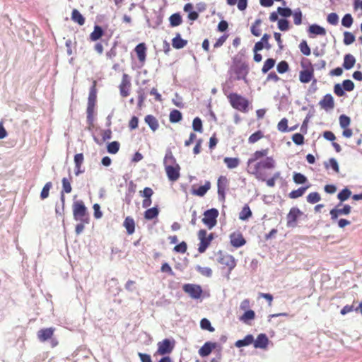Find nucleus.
<instances>
[{
    "label": "nucleus",
    "mask_w": 362,
    "mask_h": 362,
    "mask_svg": "<svg viewBox=\"0 0 362 362\" xmlns=\"http://www.w3.org/2000/svg\"><path fill=\"white\" fill-rule=\"evenodd\" d=\"M255 318V313L254 310L249 309L245 311V313L239 317V320L247 325H250V321Z\"/></svg>",
    "instance_id": "c85d7f7f"
},
{
    "label": "nucleus",
    "mask_w": 362,
    "mask_h": 362,
    "mask_svg": "<svg viewBox=\"0 0 362 362\" xmlns=\"http://www.w3.org/2000/svg\"><path fill=\"white\" fill-rule=\"evenodd\" d=\"M54 331L55 328L54 327L41 329L37 333V338L40 341L45 342L48 339H52Z\"/></svg>",
    "instance_id": "6ab92c4d"
},
{
    "label": "nucleus",
    "mask_w": 362,
    "mask_h": 362,
    "mask_svg": "<svg viewBox=\"0 0 362 362\" xmlns=\"http://www.w3.org/2000/svg\"><path fill=\"white\" fill-rule=\"evenodd\" d=\"M269 338L264 333H261L257 335V339L253 341V345L255 349H265L269 344Z\"/></svg>",
    "instance_id": "f3484780"
},
{
    "label": "nucleus",
    "mask_w": 362,
    "mask_h": 362,
    "mask_svg": "<svg viewBox=\"0 0 362 362\" xmlns=\"http://www.w3.org/2000/svg\"><path fill=\"white\" fill-rule=\"evenodd\" d=\"M104 34V30L98 24H95L93 31L90 35V39L92 41H97L102 37Z\"/></svg>",
    "instance_id": "7c9ffc66"
},
{
    "label": "nucleus",
    "mask_w": 362,
    "mask_h": 362,
    "mask_svg": "<svg viewBox=\"0 0 362 362\" xmlns=\"http://www.w3.org/2000/svg\"><path fill=\"white\" fill-rule=\"evenodd\" d=\"M123 226L125 228L128 235H132L135 231V221L131 216L125 218L123 222Z\"/></svg>",
    "instance_id": "b1692460"
},
{
    "label": "nucleus",
    "mask_w": 362,
    "mask_h": 362,
    "mask_svg": "<svg viewBox=\"0 0 362 362\" xmlns=\"http://www.w3.org/2000/svg\"><path fill=\"white\" fill-rule=\"evenodd\" d=\"M269 153V148L256 151L247 160V165H250L257 160L267 156Z\"/></svg>",
    "instance_id": "5701e85b"
},
{
    "label": "nucleus",
    "mask_w": 362,
    "mask_h": 362,
    "mask_svg": "<svg viewBox=\"0 0 362 362\" xmlns=\"http://www.w3.org/2000/svg\"><path fill=\"white\" fill-rule=\"evenodd\" d=\"M325 167L328 169L331 168L335 173H339V168L337 160L334 158H329L327 161L324 163Z\"/></svg>",
    "instance_id": "ea45409f"
},
{
    "label": "nucleus",
    "mask_w": 362,
    "mask_h": 362,
    "mask_svg": "<svg viewBox=\"0 0 362 362\" xmlns=\"http://www.w3.org/2000/svg\"><path fill=\"white\" fill-rule=\"evenodd\" d=\"M182 290L193 299L201 298L203 290L200 285L194 284H185L182 286Z\"/></svg>",
    "instance_id": "423d86ee"
},
{
    "label": "nucleus",
    "mask_w": 362,
    "mask_h": 362,
    "mask_svg": "<svg viewBox=\"0 0 362 362\" xmlns=\"http://www.w3.org/2000/svg\"><path fill=\"white\" fill-rule=\"evenodd\" d=\"M254 337L252 334H247L243 339H239L235 341V346L238 348L249 346L253 344Z\"/></svg>",
    "instance_id": "393cba45"
},
{
    "label": "nucleus",
    "mask_w": 362,
    "mask_h": 362,
    "mask_svg": "<svg viewBox=\"0 0 362 362\" xmlns=\"http://www.w3.org/2000/svg\"><path fill=\"white\" fill-rule=\"evenodd\" d=\"M339 125L341 128L345 129L350 125L351 119L346 115H341L339 118Z\"/></svg>",
    "instance_id": "a18cd8bd"
},
{
    "label": "nucleus",
    "mask_w": 362,
    "mask_h": 362,
    "mask_svg": "<svg viewBox=\"0 0 362 362\" xmlns=\"http://www.w3.org/2000/svg\"><path fill=\"white\" fill-rule=\"evenodd\" d=\"M197 271H198L201 274L205 276L206 277H211L212 276V270L209 267H202L200 265H197L196 267Z\"/></svg>",
    "instance_id": "864d4df0"
},
{
    "label": "nucleus",
    "mask_w": 362,
    "mask_h": 362,
    "mask_svg": "<svg viewBox=\"0 0 362 362\" xmlns=\"http://www.w3.org/2000/svg\"><path fill=\"white\" fill-rule=\"evenodd\" d=\"M356 63L355 57L351 54H345L344 57L343 67L346 70H349L354 66Z\"/></svg>",
    "instance_id": "cd10ccee"
},
{
    "label": "nucleus",
    "mask_w": 362,
    "mask_h": 362,
    "mask_svg": "<svg viewBox=\"0 0 362 362\" xmlns=\"http://www.w3.org/2000/svg\"><path fill=\"white\" fill-rule=\"evenodd\" d=\"M131 86L130 78L128 74H124L122 82L119 85L120 95L122 97H127L129 94V88Z\"/></svg>",
    "instance_id": "4468645a"
},
{
    "label": "nucleus",
    "mask_w": 362,
    "mask_h": 362,
    "mask_svg": "<svg viewBox=\"0 0 362 362\" xmlns=\"http://www.w3.org/2000/svg\"><path fill=\"white\" fill-rule=\"evenodd\" d=\"M277 129L281 132H288V119L286 118L281 119L278 123Z\"/></svg>",
    "instance_id": "5fc2aeb1"
},
{
    "label": "nucleus",
    "mask_w": 362,
    "mask_h": 362,
    "mask_svg": "<svg viewBox=\"0 0 362 362\" xmlns=\"http://www.w3.org/2000/svg\"><path fill=\"white\" fill-rule=\"evenodd\" d=\"M200 327L202 329L208 330L211 332L214 331V328L211 326V322L206 318H202L201 320Z\"/></svg>",
    "instance_id": "49530a36"
},
{
    "label": "nucleus",
    "mask_w": 362,
    "mask_h": 362,
    "mask_svg": "<svg viewBox=\"0 0 362 362\" xmlns=\"http://www.w3.org/2000/svg\"><path fill=\"white\" fill-rule=\"evenodd\" d=\"M293 180L297 185H303L307 182L308 179L303 174L294 172L293 175Z\"/></svg>",
    "instance_id": "a19ab883"
},
{
    "label": "nucleus",
    "mask_w": 362,
    "mask_h": 362,
    "mask_svg": "<svg viewBox=\"0 0 362 362\" xmlns=\"http://www.w3.org/2000/svg\"><path fill=\"white\" fill-rule=\"evenodd\" d=\"M345 91L350 92L354 89V83L350 79L344 80L341 84Z\"/></svg>",
    "instance_id": "13d9d810"
},
{
    "label": "nucleus",
    "mask_w": 362,
    "mask_h": 362,
    "mask_svg": "<svg viewBox=\"0 0 362 362\" xmlns=\"http://www.w3.org/2000/svg\"><path fill=\"white\" fill-rule=\"evenodd\" d=\"M334 93L339 97L344 96L345 95V90L340 83H336L334 86Z\"/></svg>",
    "instance_id": "e2e57ef3"
},
{
    "label": "nucleus",
    "mask_w": 362,
    "mask_h": 362,
    "mask_svg": "<svg viewBox=\"0 0 362 362\" xmlns=\"http://www.w3.org/2000/svg\"><path fill=\"white\" fill-rule=\"evenodd\" d=\"M292 140L296 145H302L304 143V136L300 133H296L292 136Z\"/></svg>",
    "instance_id": "680f3d73"
},
{
    "label": "nucleus",
    "mask_w": 362,
    "mask_h": 362,
    "mask_svg": "<svg viewBox=\"0 0 362 362\" xmlns=\"http://www.w3.org/2000/svg\"><path fill=\"white\" fill-rule=\"evenodd\" d=\"M187 250V245L186 242H185V241H182L179 244L176 245L173 248V250L175 252L182 253V254L185 253Z\"/></svg>",
    "instance_id": "6e6d98bb"
},
{
    "label": "nucleus",
    "mask_w": 362,
    "mask_h": 362,
    "mask_svg": "<svg viewBox=\"0 0 362 362\" xmlns=\"http://www.w3.org/2000/svg\"><path fill=\"white\" fill-rule=\"evenodd\" d=\"M206 235L207 232L204 229H201L198 232V238L200 240L198 247L199 253H204L210 245V242H208Z\"/></svg>",
    "instance_id": "ddd939ff"
},
{
    "label": "nucleus",
    "mask_w": 362,
    "mask_h": 362,
    "mask_svg": "<svg viewBox=\"0 0 362 362\" xmlns=\"http://www.w3.org/2000/svg\"><path fill=\"white\" fill-rule=\"evenodd\" d=\"M93 210H94V217L96 219H99L103 216V213L100 210V206L98 204H94L93 206Z\"/></svg>",
    "instance_id": "69168bd1"
},
{
    "label": "nucleus",
    "mask_w": 362,
    "mask_h": 362,
    "mask_svg": "<svg viewBox=\"0 0 362 362\" xmlns=\"http://www.w3.org/2000/svg\"><path fill=\"white\" fill-rule=\"evenodd\" d=\"M289 69L288 64L286 61H281L276 66V70L279 74L286 73Z\"/></svg>",
    "instance_id": "603ef678"
},
{
    "label": "nucleus",
    "mask_w": 362,
    "mask_h": 362,
    "mask_svg": "<svg viewBox=\"0 0 362 362\" xmlns=\"http://www.w3.org/2000/svg\"><path fill=\"white\" fill-rule=\"evenodd\" d=\"M52 187V183L51 182H48L45 185L40 193V198L42 199H45L49 197V190Z\"/></svg>",
    "instance_id": "09e8293b"
},
{
    "label": "nucleus",
    "mask_w": 362,
    "mask_h": 362,
    "mask_svg": "<svg viewBox=\"0 0 362 362\" xmlns=\"http://www.w3.org/2000/svg\"><path fill=\"white\" fill-rule=\"evenodd\" d=\"M182 119V115L178 110H173L169 115V119L171 123H177Z\"/></svg>",
    "instance_id": "4c0bfd02"
},
{
    "label": "nucleus",
    "mask_w": 362,
    "mask_h": 362,
    "mask_svg": "<svg viewBox=\"0 0 362 362\" xmlns=\"http://www.w3.org/2000/svg\"><path fill=\"white\" fill-rule=\"evenodd\" d=\"M351 194V192L348 188L343 189L337 195V198L341 202H344L349 198Z\"/></svg>",
    "instance_id": "de8ad7c7"
},
{
    "label": "nucleus",
    "mask_w": 362,
    "mask_h": 362,
    "mask_svg": "<svg viewBox=\"0 0 362 362\" xmlns=\"http://www.w3.org/2000/svg\"><path fill=\"white\" fill-rule=\"evenodd\" d=\"M275 167V160L272 157H267L265 159L257 162L250 172L251 174L255 175L256 178L264 181L262 178V174L259 173L261 169H273Z\"/></svg>",
    "instance_id": "7ed1b4c3"
},
{
    "label": "nucleus",
    "mask_w": 362,
    "mask_h": 362,
    "mask_svg": "<svg viewBox=\"0 0 362 362\" xmlns=\"http://www.w3.org/2000/svg\"><path fill=\"white\" fill-rule=\"evenodd\" d=\"M269 37L270 35L269 34H264L262 39L255 44L253 51H261L264 48H266L267 49H270L272 46L269 43Z\"/></svg>",
    "instance_id": "aec40b11"
},
{
    "label": "nucleus",
    "mask_w": 362,
    "mask_h": 362,
    "mask_svg": "<svg viewBox=\"0 0 362 362\" xmlns=\"http://www.w3.org/2000/svg\"><path fill=\"white\" fill-rule=\"evenodd\" d=\"M146 45L144 43H139L135 47V52L139 61H144L146 57Z\"/></svg>",
    "instance_id": "f704fd0d"
},
{
    "label": "nucleus",
    "mask_w": 362,
    "mask_h": 362,
    "mask_svg": "<svg viewBox=\"0 0 362 362\" xmlns=\"http://www.w3.org/2000/svg\"><path fill=\"white\" fill-rule=\"evenodd\" d=\"M299 48L300 52L305 56H309L311 53L310 48L305 40H303L300 43Z\"/></svg>",
    "instance_id": "4d7b16f0"
},
{
    "label": "nucleus",
    "mask_w": 362,
    "mask_h": 362,
    "mask_svg": "<svg viewBox=\"0 0 362 362\" xmlns=\"http://www.w3.org/2000/svg\"><path fill=\"white\" fill-rule=\"evenodd\" d=\"M276 60L273 58L267 59L262 68V72L263 74L267 73L269 70H271L275 65Z\"/></svg>",
    "instance_id": "79ce46f5"
},
{
    "label": "nucleus",
    "mask_w": 362,
    "mask_h": 362,
    "mask_svg": "<svg viewBox=\"0 0 362 362\" xmlns=\"http://www.w3.org/2000/svg\"><path fill=\"white\" fill-rule=\"evenodd\" d=\"M308 188L309 186L300 187L297 189L291 191L288 196L291 199H297L302 197Z\"/></svg>",
    "instance_id": "c9c22d12"
},
{
    "label": "nucleus",
    "mask_w": 362,
    "mask_h": 362,
    "mask_svg": "<svg viewBox=\"0 0 362 362\" xmlns=\"http://www.w3.org/2000/svg\"><path fill=\"white\" fill-rule=\"evenodd\" d=\"M138 356L141 360V362H152L151 356L148 354L139 352Z\"/></svg>",
    "instance_id": "774afa93"
},
{
    "label": "nucleus",
    "mask_w": 362,
    "mask_h": 362,
    "mask_svg": "<svg viewBox=\"0 0 362 362\" xmlns=\"http://www.w3.org/2000/svg\"><path fill=\"white\" fill-rule=\"evenodd\" d=\"M278 13L282 17L286 18L293 15V23H301L302 21V13L299 8L294 10L293 13L289 8H278Z\"/></svg>",
    "instance_id": "6e6552de"
},
{
    "label": "nucleus",
    "mask_w": 362,
    "mask_h": 362,
    "mask_svg": "<svg viewBox=\"0 0 362 362\" xmlns=\"http://www.w3.org/2000/svg\"><path fill=\"white\" fill-rule=\"evenodd\" d=\"M119 143L118 141H114L107 144V151L109 153L115 154L119 151Z\"/></svg>",
    "instance_id": "37998d69"
},
{
    "label": "nucleus",
    "mask_w": 362,
    "mask_h": 362,
    "mask_svg": "<svg viewBox=\"0 0 362 362\" xmlns=\"http://www.w3.org/2000/svg\"><path fill=\"white\" fill-rule=\"evenodd\" d=\"M211 187L209 181H206L204 185L199 186L197 189H193L192 193L199 197L204 196Z\"/></svg>",
    "instance_id": "a878e982"
},
{
    "label": "nucleus",
    "mask_w": 362,
    "mask_h": 362,
    "mask_svg": "<svg viewBox=\"0 0 362 362\" xmlns=\"http://www.w3.org/2000/svg\"><path fill=\"white\" fill-rule=\"evenodd\" d=\"M71 18L74 21H75L76 23H84V20H85L83 16L76 9L73 10L72 14H71Z\"/></svg>",
    "instance_id": "bf43d9fd"
},
{
    "label": "nucleus",
    "mask_w": 362,
    "mask_h": 362,
    "mask_svg": "<svg viewBox=\"0 0 362 362\" xmlns=\"http://www.w3.org/2000/svg\"><path fill=\"white\" fill-rule=\"evenodd\" d=\"M223 162L229 169H233L238 166L240 160L238 158L226 157L223 159Z\"/></svg>",
    "instance_id": "e433bc0d"
},
{
    "label": "nucleus",
    "mask_w": 362,
    "mask_h": 362,
    "mask_svg": "<svg viewBox=\"0 0 362 362\" xmlns=\"http://www.w3.org/2000/svg\"><path fill=\"white\" fill-rule=\"evenodd\" d=\"M313 71L304 69L300 71L299 79L301 83H306L312 80Z\"/></svg>",
    "instance_id": "2f4dec72"
},
{
    "label": "nucleus",
    "mask_w": 362,
    "mask_h": 362,
    "mask_svg": "<svg viewBox=\"0 0 362 362\" xmlns=\"http://www.w3.org/2000/svg\"><path fill=\"white\" fill-rule=\"evenodd\" d=\"M73 216L75 221L88 223V209L82 200H77L73 203Z\"/></svg>",
    "instance_id": "f03ea898"
},
{
    "label": "nucleus",
    "mask_w": 362,
    "mask_h": 362,
    "mask_svg": "<svg viewBox=\"0 0 362 362\" xmlns=\"http://www.w3.org/2000/svg\"><path fill=\"white\" fill-rule=\"evenodd\" d=\"M62 190L61 192L67 193V194L70 193L72 190V187H71V182L69 181V180L67 179L66 177H64V178H62Z\"/></svg>",
    "instance_id": "8fccbe9b"
},
{
    "label": "nucleus",
    "mask_w": 362,
    "mask_h": 362,
    "mask_svg": "<svg viewBox=\"0 0 362 362\" xmlns=\"http://www.w3.org/2000/svg\"><path fill=\"white\" fill-rule=\"evenodd\" d=\"M318 104L327 112L332 110L334 107V98L329 93L326 94Z\"/></svg>",
    "instance_id": "2eb2a0df"
},
{
    "label": "nucleus",
    "mask_w": 362,
    "mask_h": 362,
    "mask_svg": "<svg viewBox=\"0 0 362 362\" xmlns=\"http://www.w3.org/2000/svg\"><path fill=\"white\" fill-rule=\"evenodd\" d=\"M218 262L225 266H227L229 270H232L236 265L235 259L233 256L224 254L221 251L218 252Z\"/></svg>",
    "instance_id": "9d476101"
},
{
    "label": "nucleus",
    "mask_w": 362,
    "mask_h": 362,
    "mask_svg": "<svg viewBox=\"0 0 362 362\" xmlns=\"http://www.w3.org/2000/svg\"><path fill=\"white\" fill-rule=\"evenodd\" d=\"M228 179L225 176H220L218 179V199L221 202L225 201L226 199V189L228 186Z\"/></svg>",
    "instance_id": "9b49d317"
},
{
    "label": "nucleus",
    "mask_w": 362,
    "mask_h": 362,
    "mask_svg": "<svg viewBox=\"0 0 362 362\" xmlns=\"http://www.w3.org/2000/svg\"><path fill=\"white\" fill-rule=\"evenodd\" d=\"M144 121L153 132L158 129L159 127L158 122L154 116L148 115L145 117Z\"/></svg>",
    "instance_id": "bb28decb"
},
{
    "label": "nucleus",
    "mask_w": 362,
    "mask_h": 362,
    "mask_svg": "<svg viewBox=\"0 0 362 362\" xmlns=\"http://www.w3.org/2000/svg\"><path fill=\"white\" fill-rule=\"evenodd\" d=\"M153 191L150 187H145L142 191H140V195L144 198H151Z\"/></svg>",
    "instance_id": "0e129e2a"
},
{
    "label": "nucleus",
    "mask_w": 362,
    "mask_h": 362,
    "mask_svg": "<svg viewBox=\"0 0 362 362\" xmlns=\"http://www.w3.org/2000/svg\"><path fill=\"white\" fill-rule=\"evenodd\" d=\"M97 101V89L95 87V83L93 84V86L90 88L88 98V105L86 109V122L88 125H93L94 122V110L96 105Z\"/></svg>",
    "instance_id": "f257e3e1"
},
{
    "label": "nucleus",
    "mask_w": 362,
    "mask_h": 362,
    "mask_svg": "<svg viewBox=\"0 0 362 362\" xmlns=\"http://www.w3.org/2000/svg\"><path fill=\"white\" fill-rule=\"evenodd\" d=\"M341 206H342L341 204H339L335 208L330 211L329 214L332 221L337 220L339 216L348 215L350 214L351 211V207L350 205L345 204L343 205L341 208H340Z\"/></svg>",
    "instance_id": "1a4fd4ad"
},
{
    "label": "nucleus",
    "mask_w": 362,
    "mask_h": 362,
    "mask_svg": "<svg viewBox=\"0 0 362 362\" xmlns=\"http://www.w3.org/2000/svg\"><path fill=\"white\" fill-rule=\"evenodd\" d=\"M218 214V209L215 208L207 209L204 212L202 222L209 230L212 229L216 225Z\"/></svg>",
    "instance_id": "39448f33"
},
{
    "label": "nucleus",
    "mask_w": 362,
    "mask_h": 362,
    "mask_svg": "<svg viewBox=\"0 0 362 362\" xmlns=\"http://www.w3.org/2000/svg\"><path fill=\"white\" fill-rule=\"evenodd\" d=\"M230 242L233 247L239 248L246 243V240L240 233H233L230 235Z\"/></svg>",
    "instance_id": "dca6fc26"
},
{
    "label": "nucleus",
    "mask_w": 362,
    "mask_h": 362,
    "mask_svg": "<svg viewBox=\"0 0 362 362\" xmlns=\"http://www.w3.org/2000/svg\"><path fill=\"white\" fill-rule=\"evenodd\" d=\"M252 216V211L247 204H245L239 214V218L242 221H246Z\"/></svg>",
    "instance_id": "58836bf2"
},
{
    "label": "nucleus",
    "mask_w": 362,
    "mask_h": 362,
    "mask_svg": "<svg viewBox=\"0 0 362 362\" xmlns=\"http://www.w3.org/2000/svg\"><path fill=\"white\" fill-rule=\"evenodd\" d=\"M228 98L231 106L243 112H247L248 111L249 101L245 98L238 93H230Z\"/></svg>",
    "instance_id": "20e7f679"
},
{
    "label": "nucleus",
    "mask_w": 362,
    "mask_h": 362,
    "mask_svg": "<svg viewBox=\"0 0 362 362\" xmlns=\"http://www.w3.org/2000/svg\"><path fill=\"white\" fill-rule=\"evenodd\" d=\"M159 214L158 207L153 206L150 209H147V210L144 212V218L146 220H153L156 218Z\"/></svg>",
    "instance_id": "72a5a7b5"
},
{
    "label": "nucleus",
    "mask_w": 362,
    "mask_h": 362,
    "mask_svg": "<svg viewBox=\"0 0 362 362\" xmlns=\"http://www.w3.org/2000/svg\"><path fill=\"white\" fill-rule=\"evenodd\" d=\"M263 136L262 132L261 131H257L255 133L252 134L249 139L248 141L250 144H254L259 141Z\"/></svg>",
    "instance_id": "052dcab7"
},
{
    "label": "nucleus",
    "mask_w": 362,
    "mask_h": 362,
    "mask_svg": "<svg viewBox=\"0 0 362 362\" xmlns=\"http://www.w3.org/2000/svg\"><path fill=\"white\" fill-rule=\"evenodd\" d=\"M192 129L195 132H200V133L202 132V131H203L202 121L199 117H197L193 119Z\"/></svg>",
    "instance_id": "c03bdc74"
},
{
    "label": "nucleus",
    "mask_w": 362,
    "mask_h": 362,
    "mask_svg": "<svg viewBox=\"0 0 362 362\" xmlns=\"http://www.w3.org/2000/svg\"><path fill=\"white\" fill-rule=\"evenodd\" d=\"M165 169L170 181L175 182L179 179L180 167L178 164H175V165H166Z\"/></svg>",
    "instance_id": "f8f14e48"
},
{
    "label": "nucleus",
    "mask_w": 362,
    "mask_h": 362,
    "mask_svg": "<svg viewBox=\"0 0 362 362\" xmlns=\"http://www.w3.org/2000/svg\"><path fill=\"white\" fill-rule=\"evenodd\" d=\"M187 44V41L182 39L180 34H177V35L172 40V45L177 49L183 48Z\"/></svg>",
    "instance_id": "c756f323"
},
{
    "label": "nucleus",
    "mask_w": 362,
    "mask_h": 362,
    "mask_svg": "<svg viewBox=\"0 0 362 362\" xmlns=\"http://www.w3.org/2000/svg\"><path fill=\"white\" fill-rule=\"evenodd\" d=\"M175 346V341L173 339H165L158 343L157 353L160 355H166L172 352Z\"/></svg>",
    "instance_id": "0eeeda50"
},
{
    "label": "nucleus",
    "mask_w": 362,
    "mask_h": 362,
    "mask_svg": "<svg viewBox=\"0 0 362 362\" xmlns=\"http://www.w3.org/2000/svg\"><path fill=\"white\" fill-rule=\"evenodd\" d=\"M163 164L165 167H166V165H175V164H177L176 163V159L169 148H168L166 151L165 156L163 159Z\"/></svg>",
    "instance_id": "473e14b6"
},
{
    "label": "nucleus",
    "mask_w": 362,
    "mask_h": 362,
    "mask_svg": "<svg viewBox=\"0 0 362 362\" xmlns=\"http://www.w3.org/2000/svg\"><path fill=\"white\" fill-rule=\"evenodd\" d=\"M355 41V36L350 32L344 33V43L346 45H351Z\"/></svg>",
    "instance_id": "3c124183"
},
{
    "label": "nucleus",
    "mask_w": 362,
    "mask_h": 362,
    "mask_svg": "<svg viewBox=\"0 0 362 362\" xmlns=\"http://www.w3.org/2000/svg\"><path fill=\"white\" fill-rule=\"evenodd\" d=\"M301 211L296 207H293L290 209L287 215V226H293L297 221L298 217L301 214Z\"/></svg>",
    "instance_id": "4be33fe9"
},
{
    "label": "nucleus",
    "mask_w": 362,
    "mask_h": 362,
    "mask_svg": "<svg viewBox=\"0 0 362 362\" xmlns=\"http://www.w3.org/2000/svg\"><path fill=\"white\" fill-rule=\"evenodd\" d=\"M237 80H245L248 74V66L245 63L236 64L234 68Z\"/></svg>",
    "instance_id": "a211bd4d"
},
{
    "label": "nucleus",
    "mask_w": 362,
    "mask_h": 362,
    "mask_svg": "<svg viewBox=\"0 0 362 362\" xmlns=\"http://www.w3.org/2000/svg\"><path fill=\"white\" fill-rule=\"evenodd\" d=\"M217 344L216 342L206 341L204 344V345L199 349V354L202 357H206L211 354L212 351L216 349Z\"/></svg>",
    "instance_id": "412c9836"
},
{
    "label": "nucleus",
    "mask_w": 362,
    "mask_h": 362,
    "mask_svg": "<svg viewBox=\"0 0 362 362\" xmlns=\"http://www.w3.org/2000/svg\"><path fill=\"white\" fill-rule=\"evenodd\" d=\"M228 37V35H227V34H224L222 36H221L216 40V42L214 43V47L218 48V47H221L223 45V43L226 42V40H227Z\"/></svg>",
    "instance_id": "338daca9"
}]
</instances>
